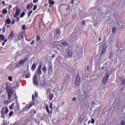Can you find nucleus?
<instances>
[{"mask_svg": "<svg viewBox=\"0 0 125 125\" xmlns=\"http://www.w3.org/2000/svg\"><path fill=\"white\" fill-rule=\"evenodd\" d=\"M25 15V13L22 12L21 14V17H23Z\"/></svg>", "mask_w": 125, "mask_h": 125, "instance_id": "c756f323", "label": "nucleus"}, {"mask_svg": "<svg viewBox=\"0 0 125 125\" xmlns=\"http://www.w3.org/2000/svg\"><path fill=\"white\" fill-rule=\"evenodd\" d=\"M122 125H125V122H122Z\"/></svg>", "mask_w": 125, "mask_h": 125, "instance_id": "ea45409f", "label": "nucleus"}, {"mask_svg": "<svg viewBox=\"0 0 125 125\" xmlns=\"http://www.w3.org/2000/svg\"><path fill=\"white\" fill-rule=\"evenodd\" d=\"M13 107H14V104H13L9 106L10 110H12V109H13Z\"/></svg>", "mask_w": 125, "mask_h": 125, "instance_id": "4be33fe9", "label": "nucleus"}, {"mask_svg": "<svg viewBox=\"0 0 125 125\" xmlns=\"http://www.w3.org/2000/svg\"><path fill=\"white\" fill-rule=\"evenodd\" d=\"M53 122H54L55 124H57V123H58V120H53Z\"/></svg>", "mask_w": 125, "mask_h": 125, "instance_id": "7c9ffc66", "label": "nucleus"}, {"mask_svg": "<svg viewBox=\"0 0 125 125\" xmlns=\"http://www.w3.org/2000/svg\"><path fill=\"white\" fill-rule=\"evenodd\" d=\"M27 7V9H29V8H30V5H28Z\"/></svg>", "mask_w": 125, "mask_h": 125, "instance_id": "a19ab883", "label": "nucleus"}, {"mask_svg": "<svg viewBox=\"0 0 125 125\" xmlns=\"http://www.w3.org/2000/svg\"><path fill=\"white\" fill-rule=\"evenodd\" d=\"M46 111L47 112V113L52 112V104L51 103L50 104L49 107L48 106H46Z\"/></svg>", "mask_w": 125, "mask_h": 125, "instance_id": "39448f33", "label": "nucleus"}, {"mask_svg": "<svg viewBox=\"0 0 125 125\" xmlns=\"http://www.w3.org/2000/svg\"><path fill=\"white\" fill-rule=\"evenodd\" d=\"M61 43L62 45H63V46H66V47L69 46V44L66 42H62Z\"/></svg>", "mask_w": 125, "mask_h": 125, "instance_id": "f8f14e48", "label": "nucleus"}, {"mask_svg": "<svg viewBox=\"0 0 125 125\" xmlns=\"http://www.w3.org/2000/svg\"><path fill=\"white\" fill-rule=\"evenodd\" d=\"M79 120H80V121H81V122H82V120H83V118H80L79 119Z\"/></svg>", "mask_w": 125, "mask_h": 125, "instance_id": "a18cd8bd", "label": "nucleus"}, {"mask_svg": "<svg viewBox=\"0 0 125 125\" xmlns=\"http://www.w3.org/2000/svg\"><path fill=\"white\" fill-rule=\"evenodd\" d=\"M76 98H75V97H74V98H72V100H73V101H76Z\"/></svg>", "mask_w": 125, "mask_h": 125, "instance_id": "4c0bfd02", "label": "nucleus"}, {"mask_svg": "<svg viewBox=\"0 0 125 125\" xmlns=\"http://www.w3.org/2000/svg\"><path fill=\"white\" fill-rule=\"evenodd\" d=\"M94 47L95 48H96L97 47V46H99V43H96L94 44L93 45Z\"/></svg>", "mask_w": 125, "mask_h": 125, "instance_id": "412c9836", "label": "nucleus"}, {"mask_svg": "<svg viewBox=\"0 0 125 125\" xmlns=\"http://www.w3.org/2000/svg\"><path fill=\"white\" fill-rule=\"evenodd\" d=\"M0 31H1V29H0Z\"/></svg>", "mask_w": 125, "mask_h": 125, "instance_id": "6e6d98bb", "label": "nucleus"}, {"mask_svg": "<svg viewBox=\"0 0 125 125\" xmlns=\"http://www.w3.org/2000/svg\"><path fill=\"white\" fill-rule=\"evenodd\" d=\"M106 48H107V45H104V46L103 47V49L102 51L101 52V54L102 55H103V54H104V53H105V51H106Z\"/></svg>", "mask_w": 125, "mask_h": 125, "instance_id": "0eeeda50", "label": "nucleus"}, {"mask_svg": "<svg viewBox=\"0 0 125 125\" xmlns=\"http://www.w3.org/2000/svg\"><path fill=\"white\" fill-rule=\"evenodd\" d=\"M90 123V121H89V122H88V124H89Z\"/></svg>", "mask_w": 125, "mask_h": 125, "instance_id": "864d4df0", "label": "nucleus"}, {"mask_svg": "<svg viewBox=\"0 0 125 125\" xmlns=\"http://www.w3.org/2000/svg\"><path fill=\"white\" fill-rule=\"evenodd\" d=\"M5 21V26H6V24H9L11 22V21L10 20V19L8 18Z\"/></svg>", "mask_w": 125, "mask_h": 125, "instance_id": "2eb2a0df", "label": "nucleus"}, {"mask_svg": "<svg viewBox=\"0 0 125 125\" xmlns=\"http://www.w3.org/2000/svg\"><path fill=\"white\" fill-rule=\"evenodd\" d=\"M37 9V5H35L33 7V10H36Z\"/></svg>", "mask_w": 125, "mask_h": 125, "instance_id": "2f4dec72", "label": "nucleus"}, {"mask_svg": "<svg viewBox=\"0 0 125 125\" xmlns=\"http://www.w3.org/2000/svg\"><path fill=\"white\" fill-rule=\"evenodd\" d=\"M23 36H24V32H21L20 34V35H19V40H22V39H23Z\"/></svg>", "mask_w": 125, "mask_h": 125, "instance_id": "ddd939ff", "label": "nucleus"}, {"mask_svg": "<svg viewBox=\"0 0 125 125\" xmlns=\"http://www.w3.org/2000/svg\"><path fill=\"white\" fill-rule=\"evenodd\" d=\"M94 122H95L94 120L93 119H91V123L93 124H94Z\"/></svg>", "mask_w": 125, "mask_h": 125, "instance_id": "72a5a7b5", "label": "nucleus"}, {"mask_svg": "<svg viewBox=\"0 0 125 125\" xmlns=\"http://www.w3.org/2000/svg\"><path fill=\"white\" fill-rule=\"evenodd\" d=\"M100 68L103 71H105V70H106V68H107V64L104 62H102L100 65Z\"/></svg>", "mask_w": 125, "mask_h": 125, "instance_id": "7ed1b4c3", "label": "nucleus"}, {"mask_svg": "<svg viewBox=\"0 0 125 125\" xmlns=\"http://www.w3.org/2000/svg\"><path fill=\"white\" fill-rule=\"evenodd\" d=\"M2 111L4 112L5 114H7V113H8V108H7V107H4L2 109Z\"/></svg>", "mask_w": 125, "mask_h": 125, "instance_id": "4468645a", "label": "nucleus"}, {"mask_svg": "<svg viewBox=\"0 0 125 125\" xmlns=\"http://www.w3.org/2000/svg\"><path fill=\"white\" fill-rule=\"evenodd\" d=\"M52 57L53 58V57H54V55H52Z\"/></svg>", "mask_w": 125, "mask_h": 125, "instance_id": "8fccbe9b", "label": "nucleus"}, {"mask_svg": "<svg viewBox=\"0 0 125 125\" xmlns=\"http://www.w3.org/2000/svg\"><path fill=\"white\" fill-rule=\"evenodd\" d=\"M33 13V11H30V12H28V16H30L31 15V14Z\"/></svg>", "mask_w": 125, "mask_h": 125, "instance_id": "c85d7f7f", "label": "nucleus"}, {"mask_svg": "<svg viewBox=\"0 0 125 125\" xmlns=\"http://www.w3.org/2000/svg\"><path fill=\"white\" fill-rule=\"evenodd\" d=\"M20 10L18 9L16 11V14L14 15V17L15 18H16V17H17V16H18V15H19V14H20Z\"/></svg>", "mask_w": 125, "mask_h": 125, "instance_id": "9b49d317", "label": "nucleus"}, {"mask_svg": "<svg viewBox=\"0 0 125 125\" xmlns=\"http://www.w3.org/2000/svg\"><path fill=\"white\" fill-rule=\"evenodd\" d=\"M116 31H117V28H116V27L112 28V32L113 34H116Z\"/></svg>", "mask_w": 125, "mask_h": 125, "instance_id": "f3484780", "label": "nucleus"}, {"mask_svg": "<svg viewBox=\"0 0 125 125\" xmlns=\"http://www.w3.org/2000/svg\"><path fill=\"white\" fill-rule=\"evenodd\" d=\"M8 80L10 81V82H12V76H9Z\"/></svg>", "mask_w": 125, "mask_h": 125, "instance_id": "b1692460", "label": "nucleus"}, {"mask_svg": "<svg viewBox=\"0 0 125 125\" xmlns=\"http://www.w3.org/2000/svg\"><path fill=\"white\" fill-rule=\"evenodd\" d=\"M37 41H40V40H41V37L40 36H37Z\"/></svg>", "mask_w": 125, "mask_h": 125, "instance_id": "473e14b6", "label": "nucleus"}, {"mask_svg": "<svg viewBox=\"0 0 125 125\" xmlns=\"http://www.w3.org/2000/svg\"><path fill=\"white\" fill-rule=\"evenodd\" d=\"M2 13H3V14L7 13V10L6 9H4L2 11Z\"/></svg>", "mask_w": 125, "mask_h": 125, "instance_id": "6ab92c4d", "label": "nucleus"}, {"mask_svg": "<svg viewBox=\"0 0 125 125\" xmlns=\"http://www.w3.org/2000/svg\"><path fill=\"white\" fill-rule=\"evenodd\" d=\"M2 3L3 4H5V3L4 2V1H2Z\"/></svg>", "mask_w": 125, "mask_h": 125, "instance_id": "49530a36", "label": "nucleus"}, {"mask_svg": "<svg viewBox=\"0 0 125 125\" xmlns=\"http://www.w3.org/2000/svg\"><path fill=\"white\" fill-rule=\"evenodd\" d=\"M25 28H26V25L25 24L23 25L22 27V30H25Z\"/></svg>", "mask_w": 125, "mask_h": 125, "instance_id": "bb28decb", "label": "nucleus"}, {"mask_svg": "<svg viewBox=\"0 0 125 125\" xmlns=\"http://www.w3.org/2000/svg\"><path fill=\"white\" fill-rule=\"evenodd\" d=\"M6 27L7 28H9V25H7Z\"/></svg>", "mask_w": 125, "mask_h": 125, "instance_id": "09e8293b", "label": "nucleus"}, {"mask_svg": "<svg viewBox=\"0 0 125 125\" xmlns=\"http://www.w3.org/2000/svg\"><path fill=\"white\" fill-rule=\"evenodd\" d=\"M7 92H8V98H10V96L12 95L13 93V89L11 87H8L7 88Z\"/></svg>", "mask_w": 125, "mask_h": 125, "instance_id": "f03ea898", "label": "nucleus"}, {"mask_svg": "<svg viewBox=\"0 0 125 125\" xmlns=\"http://www.w3.org/2000/svg\"><path fill=\"white\" fill-rule=\"evenodd\" d=\"M48 2L49 4H51L52 5H53L54 4V1L52 0H49Z\"/></svg>", "mask_w": 125, "mask_h": 125, "instance_id": "a211bd4d", "label": "nucleus"}, {"mask_svg": "<svg viewBox=\"0 0 125 125\" xmlns=\"http://www.w3.org/2000/svg\"><path fill=\"white\" fill-rule=\"evenodd\" d=\"M37 67V65H36V63H34L32 65V69L33 70H35V69H36V67Z\"/></svg>", "mask_w": 125, "mask_h": 125, "instance_id": "aec40b11", "label": "nucleus"}, {"mask_svg": "<svg viewBox=\"0 0 125 125\" xmlns=\"http://www.w3.org/2000/svg\"><path fill=\"white\" fill-rule=\"evenodd\" d=\"M109 78V72L106 71L105 74V76L104 78L103 79L102 83L104 84L107 83V81L108 80V78Z\"/></svg>", "mask_w": 125, "mask_h": 125, "instance_id": "f257e3e1", "label": "nucleus"}, {"mask_svg": "<svg viewBox=\"0 0 125 125\" xmlns=\"http://www.w3.org/2000/svg\"><path fill=\"white\" fill-rule=\"evenodd\" d=\"M13 37H14V35H13V31H11V34L9 36V40H12L13 39Z\"/></svg>", "mask_w": 125, "mask_h": 125, "instance_id": "dca6fc26", "label": "nucleus"}, {"mask_svg": "<svg viewBox=\"0 0 125 125\" xmlns=\"http://www.w3.org/2000/svg\"><path fill=\"white\" fill-rule=\"evenodd\" d=\"M4 32H5V31H4V30L3 32L4 33Z\"/></svg>", "mask_w": 125, "mask_h": 125, "instance_id": "4d7b16f0", "label": "nucleus"}, {"mask_svg": "<svg viewBox=\"0 0 125 125\" xmlns=\"http://www.w3.org/2000/svg\"><path fill=\"white\" fill-rule=\"evenodd\" d=\"M83 25H84V22L83 21Z\"/></svg>", "mask_w": 125, "mask_h": 125, "instance_id": "603ef678", "label": "nucleus"}, {"mask_svg": "<svg viewBox=\"0 0 125 125\" xmlns=\"http://www.w3.org/2000/svg\"><path fill=\"white\" fill-rule=\"evenodd\" d=\"M14 23H15V21L14 20L12 21H11V24H12V25H13V24H14Z\"/></svg>", "mask_w": 125, "mask_h": 125, "instance_id": "f704fd0d", "label": "nucleus"}, {"mask_svg": "<svg viewBox=\"0 0 125 125\" xmlns=\"http://www.w3.org/2000/svg\"><path fill=\"white\" fill-rule=\"evenodd\" d=\"M31 107H32V105H30L29 106H28V108H30Z\"/></svg>", "mask_w": 125, "mask_h": 125, "instance_id": "de8ad7c7", "label": "nucleus"}, {"mask_svg": "<svg viewBox=\"0 0 125 125\" xmlns=\"http://www.w3.org/2000/svg\"><path fill=\"white\" fill-rule=\"evenodd\" d=\"M0 40H1L2 41H3V39H4V36H3V35H0Z\"/></svg>", "mask_w": 125, "mask_h": 125, "instance_id": "5701e85b", "label": "nucleus"}, {"mask_svg": "<svg viewBox=\"0 0 125 125\" xmlns=\"http://www.w3.org/2000/svg\"><path fill=\"white\" fill-rule=\"evenodd\" d=\"M12 115H13V111H11L9 114V116L10 117H11V116H12Z\"/></svg>", "mask_w": 125, "mask_h": 125, "instance_id": "a878e982", "label": "nucleus"}, {"mask_svg": "<svg viewBox=\"0 0 125 125\" xmlns=\"http://www.w3.org/2000/svg\"><path fill=\"white\" fill-rule=\"evenodd\" d=\"M100 1H101V0H99Z\"/></svg>", "mask_w": 125, "mask_h": 125, "instance_id": "5fc2aeb1", "label": "nucleus"}, {"mask_svg": "<svg viewBox=\"0 0 125 125\" xmlns=\"http://www.w3.org/2000/svg\"><path fill=\"white\" fill-rule=\"evenodd\" d=\"M60 36V30H57L55 34V38H56V39H57V38H58V37H59Z\"/></svg>", "mask_w": 125, "mask_h": 125, "instance_id": "1a4fd4ad", "label": "nucleus"}, {"mask_svg": "<svg viewBox=\"0 0 125 125\" xmlns=\"http://www.w3.org/2000/svg\"><path fill=\"white\" fill-rule=\"evenodd\" d=\"M33 83L35 85H37V84H38V77H37V75H35L33 78Z\"/></svg>", "mask_w": 125, "mask_h": 125, "instance_id": "423d86ee", "label": "nucleus"}, {"mask_svg": "<svg viewBox=\"0 0 125 125\" xmlns=\"http://www.w3.org/2000/svg\"><path fill=\"white\" fill-rule=\"evenodd\" d=\"M39 0H33V2H34V3H36V2H37V1H38Z\"/></svg>", "mask_w": 125, "mask_h": 125, "instance_id": "c9c22d12", "label": "nucleus"}, {"mask_svg": "<svg viewBox=\"0 0 125 125\" xmlns=\"http://www.w3.org/2000/svg\"><path fill=\"white\" fill-rule=\"evenodd\" d=\"M37 72L38 75H41V74H42V66L38 67V69L37 70Z\"/></svg>", "mask_w": 125, "mask_h": 125, "instance_id": "9d476101", "label": "nucleus"}, {"mask_svg": "<svg viewBox=\"0 0 125 125\" xmlns=\"http://www.w3.org/2000/svg\"><path fill=\"white\" fill-rule=\"evenodd\" d=\"M122 83L125 84V78L123 80Z\"/></svg>", "mask_w": 125, "mask_h": 125, "instance_id": "58836bf2", "label": "nucleus"}, {"mask_svg": "<svg viewBox=\"0 0 125 125\" xmlns=\"http://www.w3.org/2000/svg\"><path fill=\"white\" fill-rule=\"evenodd\" d=\"M32 99H34V95H32Z\"/></svg>", "mask_w": 125, "mask_h": 125, "instance_id": "3c124183", "label": "nucleus"}, {"mask_svg": "<svg viewBox=\"0 0 125 125\" xmlns=\"http://www.w3.org/2000/svg\"><path fill=\"white\" fill-rule=\"evenodd\" d=\"M7 41V40H6V39L4 40V42H6Z\"/></svg>", "mask_w": 125, "mask_h": 125, "instance_id": "c03bdc74", "label": "nucleus"}, {"mask_svg": "<svg viewBox=\"0 0 125 125\" xmlns=\"http://www.w3.org/2000/svg\"><path fill=\"white\" fill-rule=\"evenodd\" d=\"M42 71H43V72H45V71H46V67H43L42 68Z\"/></svg>", "mask_w": 125, "mask_h": 125, "instance_id": "cd10ccee", "label": "nucleus"}, {"mask_svg": "<svg viewBox=\"0 0 125 125\" xmlns=\"http://www.w3.org/2000/svg\"><path fill=\"white\" fill-rule=\"evenodd\" d=\"M5 43V42H3L2 43V45L3 46V45H4Z\"/></svg>", "mask_w": 125, "mask_h": 125, "instance_id": "37998d69", "label": "nucleus"}, {"mask_svg": "<svg viewBox=\"0 0 125 125\" xmlns=\"http://www.w3.org/2000/svg\"><path fill=\"white\" fill-rule=\"evenodd\" d=\"M25 78H30V73H27L25 76Z\"/></svg>", "mask_w": 125, "mask_h": 125, "instance_id": "393cba45", "label": "nucleus"}, {"mask_svg": "<svg viewBox=\"0 0 125 125\" xmlns=\"http://www.w3.org/2000/svg\"><path fill=\"white\" fill-rule=\"evenodd\" d=\"M66 55L68 56V57H71V56H72V50H67L66 51Z\"/></svg>", "mask_w": 125, "mask_h": 125, "instance_id": "6e6552de", "label": "nucleus"}, {"mask_svg": "<svg viewBox=\"0 0 125 125\" xmlns=\"http://www.w3.org/2000/svg\"><path fill=\"white\" fill-rule=\"evenodd\" d=\"M16 20H17V21H19V20H20L19 18H17Z\"/></svg>", "mask_w": 125, "mask_h": 125, "instance_id": "79ce46f5", "label": "nucleus"}, {"mask_svg": "<svg viewBox=\"0 0 125 125\" xmlns=\"http://www.w3.org/2000/svg\"><path fill=\"white\" fill-rule=\"evenodd\" d=\"M35 97H38V93H37V92L35 93Z\"/></svg>", "mask_w": 125, "mask_h": 125, "instance_id": "e433bc0d", "label": "nucleus"}, {"mask_svg": "<svg viewBox=\"0 0 125 125\" xmlns=\"http://www.w3.org/2000/svg\"><path fill=\"white\" fill-rule=\"evenodd\" d=\"M27 58H25L24 59H22L19 62H18L17 64V67H20L21 65H23L24 63L26 62H27Z\"/></svg>", "mask_w": 125, "mask_h": 125, "instance_id": "20e7f679", "label": "nucleus"}]
</instances>
